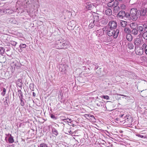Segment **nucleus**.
<instances>
[{"mask_svg":"<svg viewBox=\"0 0 147 147\" xmlns=\"http://www.w3.org/2000/svg\"><path fill=\"white\" fill-rule=\"evenodd\" d=\"M145 42L147 43V39H146V40H145Z\"/></svg>","mask_w":147,"mask_h":147,"instance_id":"obj_59","label":"nucleus"},{"mask_svg":"<svg viewBox=\"0 0 147 147\" xmlns=\"http://www.w3.org/2000/svg\"><path fill=\"white\" fill-rule=\"evenodd\" d=\"M7 136L9 135L10 137L9 138L8 142L9 143H12L14 142L13 137L12 136L11 134H6Z\"/></svg>","mask_w":147,"mask_h":147,"instance_id":"obj_16","label":"nucleus"},{"mask_svg":"<svg viewBox=\"0 0 147 147\" xmlns=\"http://www.w3.org/2000/svg\"><path fill=\"white\" fill-rule=\"evenodd\" d=\"M132 119L131 117V116H128V118H127L126 119H124L125 122H126L128 124H130L132 122Z\"/></svg>","mask_w":147,"mask_h":147,"instance_id":"obj_9","label":"nucleus"},{"mask_svg":"<svg viewBox=\"0 0 147 147\" xmlns=\"http://www.w3.org/2000/svg\"><path fill=\"white\" fill-rule=\"evenodd\" d=\"M5 52V49L3 47H0V54L3 55L4 54Z\"/></svg>","mask_w":147,"mask_h":147,"instance_id":"obj_29","label":"nucleus"},{"mask_svg":"<svg viewBox=\"0 0 147 147\" xmlns=\"http://www.w3.org/2000/svg\"><path fill=\"white\" fill-rule=\"evenodd\" d=\"M112 29H110L106 30V34L107 35L109 36H112Z\"/></svg>","mask_w":147,"mask_h":147,"instance_id":"obj_23","label":"nucleus"},{"mask_svg":"<svg viewBox=\"0 0 147 147\" xmlns=\"http://www.w3.org/2000/svg\"><path fill=\"white\" fill-rule=\"evenodd\" d=\"M147 45L145 43L143 44L142 45V47L144 48H146L147 47Z\"/></svg>","mask_w":147,"mask_h":147,"instance_id":"obj_49","label":"nucleus"},{"mask_svg":"<svg viewBox=\"0 0 147 147\" xmlns=\"http://www.w3.org/2000/svg\"><path fill=\"white\" fill-rule=\"evenodd\" d=\"M114 2L112 1L108 3L107 6L109 7H111L114 6Z\"/></svg>","mask_w":147,"mask_h":147,"instance_id":"obj_28","label":"nucleus"},{"mask_svg":"<svg viewBox=\"0 0 147 147\" xmlns=\"http://www.w3.org/2000/svg\"><path fill=\"white\" fill-rule=\"evenodd\" d=\"M69 133L71 134L72 133V132L71 131H70L69 132Z\"/></svg>","mask_w":147,"mask_h":147,"instance_id":"obj_60","label":"nucleus"},{"mask_svg":"<svg viewBox=\"0 0 147 147\" xmlns=\"http://www.w3.org/2000/svg\"><path fill=\"white\" fill-rule=\"evenodd\" d=\"M120 24L122 27L125 28L127 24V22L124 21H121L120 22Z\"/></svg>","mask_w":147,"mask_h":147,"instance_id":"obj_21","label":"nucleus"},{"mask_svg":"<svg viewBox=\"0 0 147 147\" xmlns=\"http://www.w3.org/2000/svg\"><path fill=\"white\" fill-rule=\"evenodd\" d=\"M10 43L12 45L15 46L17 43L15 41L11 40L10 41Z\"/></svg>","mask_w":147,"mask_h":147,"instance_id":"obj_39","label":"nucleus"},{"mask_svg":"<svg viewBox=\"0 0 147 147\" xmlns=\"http://www.w3.org/2000/svg\"><path fill=\"white\" fill-rule=\"evenodd\" d=\"M128 115H126L125 116H124V119H127V118H128Z\"/></svg>","mask_w":147,"mask_h":147,"instance_id":"obj_54","label":"nucleus"},{"mask_svg":"<svg viewBox=\"0 0 147 147\" xmlns=\"http://www.w3.org/2000/svg\"><path fill=\"white\" fill-rule=\"evenodd\" d=\"M106 29L105 28H103L102 29H100L97 30L96 31L97 33H99V35L102 36L104 34V31Z\"/></svg>","mask_w":147,"mask_h":147,"instance_id":"obj_11","label":"nucleus"},{"mask_svg":"<svg viewBox=\"0 0 147 147\" xmlns=\"http://www.w3.org/2000/svg\"><path fill=\"white\" fill-rule=\"evenodd\" d=\"M8 98L7 97H6L5 98V100L4 101V105H5V107H7L8 106V103H7V99Z\"/></svg>","mask_w":147,"mask_h":147,"instance_id":"obj_32","label":"nucleus"},{"mask_svg":"<svg viewBox=\"0 0 147 147\" xmlns=\"http://www.w3.org/2000/svg\"><path fill=\"white\" fill-rule=\"evenodd\" d=\"M52 131L53 134L55 135L56 136H57V135L58 134V132L57 130L55 128H54L52 129Z\"/></svg>","mask_w":147,"mask_h":147,"instance_id":"obj_27","label":"nucleus"},{"mask_svg":"<svg viewBox=\"0 0 147 147\" xmlns=\"http://www.w3.org/2000/svg\"><path fill=\"white\" fill-rule=\"evenodd\" d=\"M84 5L86 9L88 10H91L92 8L93 5L90 2H87L85 3Z\"/></svg>","mask_w":147,"mask_h":147,"instance_id":"obj_8","label":"nucleus"},{"mask_svg":"<svg viewBox=\"0 0 147 147\" xmlns=\"http://www.w3.org/2000/svg\"><path fill=\"white\" fill-rule=\"evenodd\" d=\"M75 125H74V124H73V125L72 126H73V127H74Z\"/></svg>","mask_w":147,"mask_h":147,"instance_id":"obj_64","label":"nucleus"},{"mask_svg":"<svg viewBox=\"0 0 147 147\" xmlns=\"http://www.w3.org/2000/svg\"><path fill=\"white\" fill-rule=\"evenodd\" d=\"M124 115V114H122L119 116L121 118H123Z\"/></svg>","mask_w":147,"mask_h":147,"instance_id":"obj_53","label":"nucleus"},{"mask_svg":"<svg viewBox=\"0 0 147 147\" xmlns=\"http://www.w3.org/2000/svg\"><path fill=\"white\" fill-rule=\"evenodd\" d=\"M130 33L134 35H137L138 33L137 29L132 28V29H131Z\"/></svg>","mask_w":147,"mask_h":147,"instance_id":"obj_13","label":"nucleus"},{"mask_svg":"<svg viewBox=\"0 0 147 147\" xmlns=\"http://www.w3.org/2000/svg\"><path fill=\"white\" fill-rule=\"evenodd\" d=\"M120 10V7L119 6H115L113 8V11L115 13H117Z\"/></svg>","mask_w":147,"mask_h":147,"instance_id":"obj_22","label":"nucleus"},{"mask_svg":"<svg viewBox=\"0 0 147 147\" xmlns=\"http://www.w3.org/2000/svg\"><path fill=\"white\" fill-rule=\"evenodd\" d=\"M136 136L138 137H141V138L144 137V136H143L139 134H136Z\"/></svg>","mask_w":147,"mask_h":147,"instance_id":"obj_46","label":"nucleus"},{"mask_svg":"<svg viewBox=\"0 0 147 147\" xmlns=\"http://www.w3.org/2000/svg\"><path fill=\"white\" fill-rule=\"evenodd\" d=\"M116 120H117V121H118L119 120V118H117L116 119Z\"/></svg>","mask_w":147,"mask_h":147,"instance_id":"obj_57","label":"nucleus"},{"mask_svg":"<svg viewBox=\"0 0 147 147\" xmlns=\"http://www.w3.org/2000/svg\"><path fill=\"white\" fill-rule=\"evenodd\" d=\"M128 48L130 50L133 49L134 48V45L131 42H128L127 45Z\"/></svg>","mask_w":147,"mask_h":147,"instance_id":"obj_14","label":"nucleus"},{"mask_svg":"<svg viewBox=\"0 0 147 147\" xmlns=\"http://www.w3.org/2000/svg\"><path fill=\"white\" fill-rule=\"evenodd\" d=\"M105 13L106 15L110 16L112 13V11L109 8L105 11Z\"/></svg>","mask_w":147,"mask_h":147,"instance_id":"obj_17","label":"nucleus"},{"mask_svg":"<svg viewBox=\"0 0 147 147\" xmlns=\"http://www.w3.org/2000/svg\"><path fill=\"white\" fill-rule=\"evenodd\" d=\"M144 50L142 48H139L136 51V53L138 55H142L143 53Z\"/></svg>","mask_w":147,"mask_h":147,"instance_id":"obj_15","label":"nucleus"},{"mask_svg":"<svg viewBox=\"0 0 147 147\" xmlns=\"http://www.w3.org/2000/svg\"><path fill=\"white\" fill-rule=\"evenodd\" d=\"M146 10V13H147V8L146 9H145Z\"/></svg>","mask_w":147,"mask_h":147,"instance_id":"obj_61","label":"nucleus"},{"mask_svg":"<svg viewBox=\"0 0 147 147\" xmlns=\"http://www.w3.org/2000/svg\"><path fill=\"white\" fill-rule=\"evenodd\" d=\"M143 27V25L142 26H139L137 27V29L139 31L140 34H142L145 32Z\"/></svg>","mask_w":147,"mask_h":147,"instance_id":"obj_10","label":"nucleus"},{"mask_svg":"<svg viewBox=\"0 0 147 147\" xmlns=\"http://www.w3.org/2000/svg\"><path fill=\"white\" fill-rule=\"evenodd\" d=\"M20 48H25L26 47V45L25 44H21L19 46Z\"/></svg>","mask_w":147,"mask_h":147,"instance_id":"obj_35","label":"nucleus"},{"mask_svg":"<svg viewBox=\"0 0 147 147\" xmlns=\"http://www.w3.org/2000/svg\"><path fill=\"white\" fill-rule=\"evenodd\" d=\"M22 48H20V51H22V50L21 49Z\"/></svg>","mask_w":147,"mask_h":147,"instance_id":"obj_62","label":"nucleus"},{"mask_svg":"<svg viewBox=\"0 0 147 147\" xmlns=\"http://www.w3.org/2000/svg\"><path fill=\"white\" fill-rule=\"evenodd\" d=\"M112 36L114 38H116L118 36L119 33V30L118 29H112Z\"/></svg>","mask_w":147,"mask_h":147,"instance_id":"obj_6","label":"nucleus"},{"mask_svg":"<svg viewBox=\"0 0 147 147\" xmlns=\"http://www.w3.org/2000/svg\"><path fill=\"white\" fill-rule=\"evenodd\" d=\"M32 95H33V96H34V97H35L36 96V94L34 92H32Z\"/></svg>","mask_w":147,"mask_h":147,"instance_id":"obj_52","label":"nucleus"},{"mask_svg":"<svg viewBox=\"0 0 147 147\" xmlns=\"http://www.w3.org/2000/svg\"><path fill=\"white\" fill-rule=\"evenodd\" d=\"M94 26L95 22H94L92 20L89 25V29H91L93 28Z\"/></svg>","mask_w":147,"mask_h":147,"instance_id":"obj_24","label":"nucleus"},{"mask_svg":"<svg viewBox=\"0 0 147 147\" xmlns=\"http://www.w3.org/2000/svg\"><path fill=\"white\" fill-rule=\"evenodd\" d=\"M17 85L21 88H22V81L20 79H18L17 81L16 82Z\"/></svg>","mask_w":147,"mask_h":147,"instance_id":"obj_18","label":"nucleus"},{"mask_svg":"<svg viewBox=\"0 0 147 147\" xmlns=\"http://www.w3.org/2000/svg\"><path fill=\"white\" fill-rule=\"evenodd\" d=\"M143 26L145 32H147V24L146 23H144L142 25Z\"/></svg>","mask_w":147,"mask_h":147,"instance_id":"obj_34","label":"nucleus"},{"mask_svg":"<svg viewBox=\"0 0 147 147\" xmlns=\"http://www.w3.org/2000/svg\"><path fill=\"white\" fill-rule=\"evenodd\" d=\"M129 13L125 12L123 10H121L118 13L117 15V17L120 19H124L125 20H128L129 18Z\"/></svg>","mask_w":147,"mask_h":147,"instance_id":"obj_3","label":"nucleus"},{"mask_svg":"<svg viewBox=\"0 0 147 147\" xmlns=\"http://www.w3.org/2000/svg\"><path fill=\"white\" fill-rule=\"evenodd\" d=\"M134 41L135 49L138 48L144 43L143 40L142 38H137L135 39Z\"/></svg>","mask_w":147,"mask_h":147,"instance_id":"obj_4","label":"nucleus"},{"mask_svg":"<svg viewBox=\"0 0 147 147\" xmlns=\"http://www.w3.org/2000/svg\"><path fill=\"white\" fill-rule=\"evenodd\" d=\"M67 66L66 65H61V66H60L59 69L62 71H63L65 72V71L66 70V67H67Z\"/></svg>","mask_w":147,"mask_h":147,"instance_id":"obj_19","label":"nucleus"},{"mask_svg":"<svg viewBox=\"0 0 147 147\" xmlns=\"http://www.w3.org/2000/svg\"><path fill=\"white\" fill-rule=\"evenodd\" d=\"M23 96H22L20 97H19L20 100H24V98H23Z\"/></svg>","mask_w":147,"mask_h":147,"instance_id":"obj_51","label":"nucleus"},{"mask_svg":"<svg viewBox=\"0 0 147 147\" xmlns=\"http://www.w3.org/2000/svg\"><path fill=\"white\" fill-rule=\"evenodd\" d=\"M135 23H132L130 24V27L131 28V29H132V28H135L133 27L135 25Z\"/></svg>","mask_w":147,"mask_h":147,"instance_id":"obj_45","label":"nucleus"},{"mask_svg":"<svg viewBox=\"0 0 147 147\" xmlns=\"http://www.w3.org/2000/svg\"><path fill=\"white\" fill-rule=\"evenodd\" d=\"M131 29H130L129 28L126 27L124 29V32L127 33L129 34L131 32Z\"/></svg>","mask_w":147,"mask_h":147,"instance_id":"obj_26","label":"nucleus"},{"mask_svg":"<svg viewBox=\"0 0 147 147\" xmlns=\"http://www.w3.org/2000/svg\"><path fill=\"white\" fill-rule=\"evenodd\" d=\"M20 101V105L22 107H24L25 105V103L23 100H21Z\"/></svg>","mask_w":147,"mask_h":147,"instance_id":"obj_44","label":"nucleus"},{"mask_svg":"<svg viewBox=\"0 0 147 147\" xmlns=\"http://www.w3.org/2000/svg\"><path fill=\"white\" fill-rule=\"evenodd\" d=\"M50 117L51 118L54 119H56L57 118V117H55L54 115L53 114H51L50 115Z\"/></svg>","mask_w":147,"mask_h":147,"instance_id":"obj_41","label":"nucleus"},{"mask_svg":"<svg viewBox=\"0 0 147 147\" xmlns=\"http://www.w3.org/2000/svg\"><path fill=\"white\" fill-rule=\"evenodd\" d=\"M143 38L145 40L147 39V32H144L143 34Z\"/></svg>","mask_w":147,"mask_h":147,"instance_id":"obj_36","label":"nucleus"},{"mask_svg":"<svg viewBox=\"0 0 147 147\" xmlns=\"http://www.w3.org/2000/svg\"><path fill=\"white\" fill-rule=\"evenodd\" d=\"M88 116H90V117L93 118L94 119H95L94 116L93 115H88Z\"/></svg>","mask_w":147,"mask_h":147,"instance_id":"obj_48","label":"nucleus"},{"mask_svg":"<svg viewBox=\"0 0 147 147\" xmlns=\"http://www.w3.org/2000/svg\"><path fill=\"white\" fill-rule=\"evenodd\" d=\"M98 14L96 13L95 16H94L93 17V19L92 20L94 22H98L99 21V16Z\"/></svg>","mask_w":147,"mask_h":147,"instance_id":"obj_12","label":"nucleus"},{"mask_svg":"<svg viewBox=\"0 0 147 147\" xmlns=\"http://www.w3.org/2000/svg\"><path fill=\"white\" fill-rule=\"evenodd\" d=\"M138 10L140 14L139 17L141 16H144L146 15V10L145 9L142 8L140 10Z\"/></svg>","mask_w":147,"mask_h":147,"instance_id":"obj_7","label":"nucleus"},{"mask_svg":"<svg viewBox=\"0 0 147 147\" xmlns=\"http://www.w3.org/2000/svg\"><path fill=\"white\" fill-rule=\"evenodd\" d=\"M18 93L19 98L22 96H23L22 92L20 90H18Z\"/></svg>","mask_w":147,"mask_h":147,"instance_id":"obj_31","label":"nucleus"},{"mask_svg":"<svg viewBox=\"0 0 147 147\" xmlns=\"http://www.w3.org/2000/svg\"><path fill=\"white\" fill-rule=\"evenodd\" d=\"M34 85L33 83H31L30 84L29 86V88L32 91H34Z\"/></svg>","mask_w":147,"mask_h":147,"instance_id":"obj_33","label":"nucleus"},{"mask_svg":"<svg viewBox=\"0 0 147 147\" xmlns=\"http://www.w3.org/2000/svg\"><path fill=\"white\" fill-rule=\"evenodd\" d=\"M38 147H48L46 144L45 143H42L40 144Z\"/></svg>","mask_w":147,"mask_h":147,"instance_id":"obj_37","label":"nucleus"},{"mask_svg":"<svg viewBox=\"0 0 147 147\" xmlns=\"http://www.w3.org/2000/svg\"><path fill=\"white\" fill-rule=\"evenodd\" d=\"M139 15L140 14L137 9L134 8L131 9L130 13H129V18H128V20L136 21L139 17Z\"/></svg>","mask_w":147,"mask_h":147,"instance_id":"obj_1","label":"nucleus"},{"mask_svg":"<svg viewBox=\"0 0 147 147\" xmlns=\"http://www.w3.org/2000/svg\"><path fill=\"white\" fill-rule=\"evenodd\" d=\"M74 24H75V22L74 21L72 20L68 23V25L71 27H72L73 25V26L74 25Z\"/></svg>","mask_w":147,"mask_h":147,"instance_id":"obj_30","label":"nucleus"},{"mask_svg":"<svg viewBox=\"0 0 147 147\" xmlns=\"http://www.w3.org/2000/svg\"><path fill=\"white\" fill-rule=\"evenodd\" d=\"M69 42L67 41H62L59 40L56 41L55 47L57 49H66L69 47Z\"/></svg>","mask_w":147,"mask_h":147,"instance_id":"obj_2","label":"nucleus"},{"mask_svg":"<svg viewBox=\"0 0 147 147\" xmlns=\"http://www.w3.org/2000/svg\"><path fill=\"white\" fill-rule=\"evenodd\" d=\"M101 144L102 145H101L100 146V147H105V143H102Z\"/></svg>","mask_w":147,"mask_h":147,"instance_id":"obj_47","label":"nucleus"},{"mask_svg":"<svg viewBox=\"0 0 147 147\" xmlns=\"http://www.w3.org/2000/svg\"><path fill=\"white\" fill-rule=\"evenodd\" d=\"M109 25L110 29H117L116 28L117 26V23L115 21L113 20L110 22L109 23Z\"/></svg>","mask_w":147,"mask_h":147,"instance_id":"obj_5","label":"nucleus"},{"mask_svg":"<svg viewBox=\"0 0 147 147\" xmlns=\"http://www.w3.org/2000/svg\"><path fill=\"white\" fill-rule=\"evenodd\" d=\"M126 38L128 41L130 42L132 40L133 38L131 34H128L126 35Z\"/></svg>","mask_w":147,"mask_h":147,"instance_id":"obj_20","label":"nucleus"},{"mask_svg":"<svg viewBox=\"0 0 147 147\" xmlns=\"http://www.w3.org/2000/svg\"><path fill=\"white\" fill-rule=\"evenodd\" d=\"M113 145L111 144V145H105V147H112L113 146Z\"/></svg>","mask_w":147,"mask_h":147,"instance_id":"obj_50","label":"nucleus"},{"mask_svg":"<svg viewBox=\"0 0 147 147\" xmlns=\"http://www.w3.org/2000/svg\"><path fill=\"white\" fill-rule=\"evenodd\" d=\"M102 98L105 99L107 100H109V96H102Z\"/></svg>","mask_w":147,"mask_h":147,"instance_id":"obj_42","label":"nucleus"},{"mask_svg":"<svg viewBox=\"0 0 147 147\" xmlns=\"http://www.w3.org/2000/svg\"><path fill=\"white\" fill-rule=\"evenodd\" d=\"M6 90V89L5 88H3V92L1 93L3 96H4L5 94Z\"/></svg>","mask_w":147,"mask_h":147,"instance_id":"obj_40","label":"nucleus"},{"mask_svg":"<svg viewBox=\"0 0 147 147\" xmlns=\"http://www.w3.org/2000/svg\"><path fill=\"white\" fill-rule=\"evenodd\" d=\"M120 95L121 96H125V97H126V96L124 95H121V94H120Z\"/></svg>","mask_w":147,"mask_h":147,"instance_id":"obj_58","label":"nucleus"},{"mask_svg":"<svg viewBox=\"0 0 147 147\" xmlns=\"http://www.w3.org/2000/svg\"><path fill=\"white\" fill-rule=\"evenodd\" d=\"M88 115H89V114H86V116H87V117H88V118H90V116H88Z\"/></svg>","mask_w":147,"mask_h":147,"instance_id":"obj_55","label":"nucleus"},{"mask_svg":"<svg viewBox=\"0 0 147 147\" xmlns=\"http://www.w3.org/2000/svg\"><path fill=\"white\" fill-rule=\"evenodd\" d=\"M97 104V105L98 106H99V107L100 106V105L98 103H97L96 104Z\"/></svg>","mask_w":147,"mask_h":147,"instance_id":"obj_56","label":"nucleus"},{"mask_svg":"<svg viewBox=\"0 0 147 147\" xmlns=\"http://www.w3.org/2000/svg\"><path fill=\"white\" fill-rule=\"evenodd\" d=\"M14 69H15V67H16L17 69H19L20 67V64L19 63L15 64L14 65Z\"/></svg>","mask_w":147,"mask_h":147,"instance_id":"obj_38","label":"nucleus"},{"mask_svg":"<svg viewBox=\"0 0 147 147\" xmlns=\"http://www.w3.org/2000/svg\"><path fill=\"white\" fill-rule=\"evenodd\" d=\"M3 12L7 14H10L12 13V11L9 9H6L4 10Z\"/></svg>","mask_w":147,"mask_h":147,"instance_id":"obj_25","label":"nucleus"},{"mask_svg":"<svg viewBox=\"0 0 147 147\" xmlns=\"http://www.w3.org/2000/svg\"><path fill=\"white\" fill-rule=\"evenodd\" d=\"M95 26H97L98 27H99L100 26L99 23H98V22H95Z\"/></svg>","mask_w":147,"mask_h":147,"instance_id":"obj_43","label":"nucleus"},{"mask_svg":"<svg viewBox=\"0 0 147 147\" xmlns=\"http://www.w3.org/2000/svg\"><path fill=\"white\" fill-rule=\"evenodd\" d=\"M3 59H4V60H5L6 59V58L5 57H3Z\"/></svg>","mask_w":147,"mask_h":147,"instance_id":"obj_63","label":"nucleus"}]
</instances>
